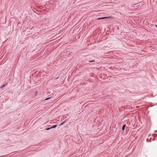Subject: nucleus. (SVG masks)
Instances as JSON below:
<instances>
[{"label": "nucleus", "instance_id": "obj_5", "mask_svg": "<svg viewBox=\"0 0 157 157\" xmlns=\"http://www.w3.org/2000/svg\"><path fill=\"white\" fill-rule=\"evenodd\" d=\"M50 128H47L46 129V130H49Z\"/></svg>", "mask_w": 157, "mask_h": 157}, {"label": "nucleus", "instance_id": "obj_2", "mask_svg": "<svg viewBox=\"0 0 157 157\" xmlns=\"http://www.w3.org/2000/svg\"><path fill=\"white\" fill-rule=\"evenodd\" d=\"M56 125H53L52 127H51L50 128H56Z\"/></svg>", "mask_w": 157, "mask_h": 157}, {"label": "nucleus", "instance_id": "obj_4", "mask_svg": "<svg viewBox=\"0 0 157 157\" xmlns=\"http://www.w3.org/2000/svg\"><path fill=\"white\" fill-rule=\"evenodd\" d=\"M50 98H47L46 99H45V100H44V101H45V100H48L49 99H50Z\"/></svg>", "mask_w": 157, "mask_h": 157}, {"label": "nucleus", "instance_id": "obj_3", "mask_svg": "<svg viewBox=\"0 0 157 157\" xmlns=\"http://www.w3.org/2000/svg\"><path fill=\"white\" fill-rule=\"evenodd\" d=\"M125 126V125H124L123 126V127H122V129L123 130H124V129Z\"/></svg>", "mask_w": 157, "mask_h": 157}, {"label": "nucleus", "instance_id": "obj_1", "mask_svg": "<svg viewBox=\"0 0 157 157\" xmlns=\"http://www.w3.org/2000/svg\"><path fill=\"white\" fill-rule=\"evenodd\" d=\"M112 18V17L110 16H109L108 17H101L99 18H98L97 20H101V19H105L107 18Z\"/></svg>", "mask_w": 157, "mask_h": 157}]
</instances>
